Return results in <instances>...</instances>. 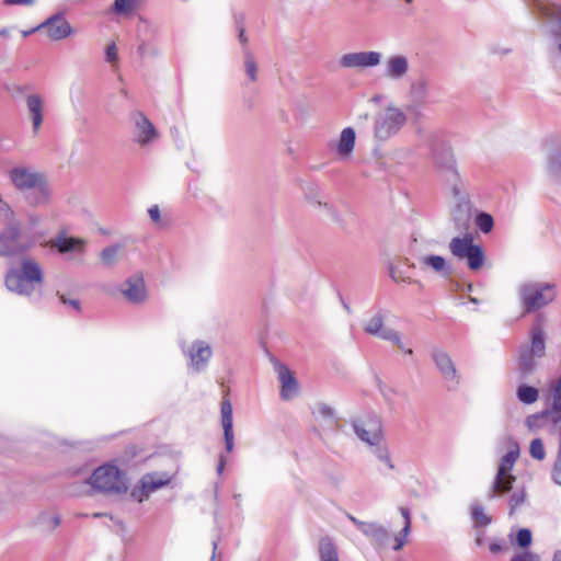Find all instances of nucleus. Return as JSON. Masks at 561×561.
I'll list each match as a JSON object with an SVG mask.
<instances>
[{"mask_svg": "<svg viewBox=\"0 0 561 561\" xmlns=\"http://www.w3.org/2000/svg\"><path fill=\"white\" fill-rule=\"evenodd\" d=\"M89 484L103 493H122L127 491L125 474L115 466L104 465L94 470Z\"/></svg>", "mask_w": 561, "mask_h": 561, "instance_id": "obj_1", "label": "nucleus"}, {"mask_svg": "<svg viewBox=\"0 0 561 561\" xmlns=\"http://www.w3.org/2000/svg\"><path fill=\"white\" fill-rule=\"evenodd\" d=\"M449 250L458 260H466L468 267L473 272L481 270L485 265V253L480 244L474 243L471 236L451 239Z\"/></svg>", "mask_w": 561, "mask_h": 561, "instance_id": "obj_2", "label": "nucleus"}, {"mask_svg": "<svg viewBox=\"0 0 561 561\" xmlns=\"http://www.w3.org/2000/svg\"><path fill=\"white\" fill-rule=\"evenodd\" d=\"M404 110L393 103L388 104L377 116L375 122V136L385 140L399 133L407 124Z\"/></svg>", "mask_w": 561, "mask_h": 561, "instance_id": "obj_3", "label": "nucleus"}, {"mask_svg": "<svg viewBox=\"0 0 561 561\" xmlns=\"http://www.w3.org/2000/svg\"><path fill=\"white\" fill-rule=\"evenodd\" d=\"M518 457L519 445L516 442H512L510 450L505 454V456H503L499 465L496 476L492 483V497L502 495L512 490L513 483L516 480L515 476L512 474V470Z\"/></svg>", "mask_w": 561, "mask_h": 561, "instance_id": "obj_4", "label": "nucleus"}, {"mask_svg": "<svg viewBox=\"0 0 561 561\" xmlns=\"http://www.w3.org/2000/svg\"><path fill=\"white\" fill-rule=\"evenodd\" d=\"M5 286L10 291L30 296L35 288V262L23 259L21 268H11L7 273Z\"/></svg>", "mask_w": 561, "mask_h": 561, "instance_id": "obj_5", "label": "nucleus"}, {"mask_svg": "<svg viewBox=\"0 0 561 561\" xmlns=\"http://www.w3.org/2000/svg\"><path fill=\"white\" fill-rule=\"evenodd\" d=\"M51 42H60L70 38L77 34V30L66 19L65 14L57 13L48 18L41 25L37 31Z\"/></svg>", "mask_w": 561, "mask_h": 561, "instance_id": "obj_6", "label": "nucleus"}, {"mask_svg": "<svg viewBox=\"0 0 561 561\" xmlns=\"http://www.w3.org/2000/svg\"><path fill=\"white\" fill-rule=\"evenodd\" d=\"M382 58V54L376 50L352 51L342 55L339 65L344 69L364 70L378 67Z\"/></svg>", "mask_w": 561, "mask_h": 561, "instance_id": "obj_7", "label": "nucleus"}, {"mask_svg": "<svg viewBox=\"0 0 561 561\" xmlns=\"http://www.w3.org/2000/svg\"><path fill=\"white\" fill-rule=\"evenodd\" d=\"M554 290L552 286L528 285L522 289V300L525 312H530L545 307L554 299Z\"/></svg>", "mask_w": 561, "mask_h": 561, "instance_id": "obj_8", "label": "nucleus"}, {"mask_svg": "<svg viewBox=\"0 0 561 561\" xmlns=\"http://www.w3.org/2000/svg\"><path fill=\"white\" fill-rule=\"evenodd\" d=\"M545 352L546 346L542 332L534 331L531 344L520 352L519 368L526 374L533 371L538 364V359L545 356Z\"/></svg>", "mask_w": 561, "mask_h": 561, "instance_id": "obj_9", "label": "nucleus"}, {"mask_svg": "<svg viewBox=\"0 0 561 561\" xmlns=\"http://www.w3.org/2000/svg\"><path fill=\"white\" fill-rule=\"evenodd\" d=\"M356 131L353 127L342 129L337 139L329 144V148L339 160L348 161L354 152Z\"/></svg>", "mask_w": 561, "mask_h": 561, "instance_id": "obj_10", "label": "nucleus"}, {"mask_svg": "<svg viewBox=\"0 0 561 561\" xmlns=\"http://www.w3.org/2000/svg\"><path fill=\"white\" fill-rule=\"evenodd\" d=\"M30 248L21 240V233L14 226H9L0 234V256H12L23 253Z\"/></svg>", "mask_w": 561, "mask_h": 561, "instance_id": "obj_11", "label": "nucleus"}, {"mask_svg": "<svg viewBox=\"0 0 561 561\" xmlns=\"http://www.w3.org/2000/svg\"><path fill=\"white\" fill-rule=\"evenodd\" d=\"M121 291L124 297L133 304H141L148 298L146 284L141 276L128 278L123 284Z\"/></svg>", "mask_w": 561, "mask_h": 561, "instance_id": "obj_12", "label": "nucleus"}, {"mask_svg": "<svg viewBox=\"0 0 561 561\" xmlns=\"http://www.w3.org/2000/svg\"><path fill=\"white\" fill-rule=\"evenodd\" d=\"M364 330L370 335L378 336L379 339L399 343V334L393 329L387 328L383 324L380 314H374L364 322Z\"/></svg>", "mask_w": 561, "mask_h": 561, "instance_id": "obj_13", "label": "nucleus"}, {"mask_svg": "<svg viewBox=\"0 0 561 561\" xmlns=\"http://www.w3.org/2000/svg\"><path fill=\"white\" fill-rule=\"evenodd\" d=\"M409 69L408 57L401 54L391 55L385 62L383 76L391 80H400L408 75Z\"/></svg>", "mask_w": 561, "mask_h": 561, "instance_id": "obj_14", "label": "nucleus"}, {"mask_svg": "<svg viewBox=\"0 0 561 561\" xmlns=\"http://www.w3.org/2000/svg\"><path fill=\"white\" fill-rule=\"evenodd\" d=\"M276 370H277L278 378L282 383L280 397L284 400L293 399L294 397L297 396L298 390H299L298 382H297L296 378L294 377L290 369L283 364H277Z\"/></svg>", "mask_w": 561, "mask_h": 561, "instance_id": "obj_15", "label": "nucleus"}, {"mask_svg": "<svg viewBox=\"0 0 561 561\" xmlns=\"http://www.w3.org/2000/svg\"><path fill=\"white\" fill-rule=\"evenodd\" d=\"M433 357L444 378L454 386L458 385L459 376L449 355L443 351H436L434 352Z\"/></svg>", "mask_w": 561, "mask_h": 561, "instance_id": "obj_16", "label": "nucleus"}, {"mask_svg": "<svg viewBox=\"0 0 561 561\" xmlns=\"http://www.w3.org/2000/svg\"><path fill=\"white\" fill-rule=\"evenodd\" d=\"M10 180L15 188L20 191L35 187V173L24 167L13 168L10 173Z\"/></svg>", "mask_w": 561, "mask_h": 561, "instance_id": "obj_17", "label": "nucleus"}, {"mask_svg": "<svg viewBox=\"0 0 561 561\" xmlns=\"http://www.w3.org/2000/svg\"><path fill=\"white\" fill-rule=\"evenodd\" d=\"M49 244L56 248L60 253H82L87 242L81 238L59 236L56 239L50 240Z\"/></svg>", "mask_w": 561, "mask_h": 561, "instance_id": "obj_18", "label": "nucleus"}, {"mask_svg": "<svg viewBox=\"0 0 561 561\" xmlns=\"http://www.w3.org/2000/svg\"><path fill=\"white\" fill-rule=\"evenodd\" d=\"M355 431L357 436L368 444L377 443L381 435V428L379 423L374 421L360 422L356 424Z\"/></svg>", "mask_w": 561, "mask_h": 561, "instance_id": "obj_19", "label": "nucleus"}, {"mask_svg": "<svg viewBox=\"0 0 561 561\" xmlns=\"http://www.w3.org/2000/svg\"><path fill=\"white\" fill-rule=\"evenodd\" d=\"M136 126L138 129V142L144 145L150 141L151 139L156 138L157 133L153 125L142 114H138L136 118Z\"/></svg>", "mask_w": 561, "mask_h": 561, "instance_id": "obj_20", "label": "nucleus"}, {"mask_svg": "<svg viewBox=\"0 0 561 561\" xmlns=\"http://www.w3.org/2000/svg\"><path fill=\"white\" fill-rule=\"evenodd\" d=\"M420 265L423 270H432L437 274L447 275V263L440 255L422 256L420 259Z\"/></svg>", "mask_w": 561, "mask_h": 561, "instance_id": "obj_21", "label": "nucleus"}, {"mask_svg": "<svg viewBox=\"0 0 561 561\" xmlns=\"http://www.w3.org/2000/svg\"><path fill=\"white\" fill-rule=\"evenodd\" d=\"M194 352L191 353L192 366L199 370L202 369L211 356V350L204 343H197L193 346Z\"/></svg>", "mask_w": 561, "mask_h": 561, "instance_id": "obj_22", "label": "nucleus"}, {"mask_svg": "<svg viewBox=\"0 0 561 561\" xmlns=\"http://www.w3.org/2000/svg\"><path fill=\"white\" fill-rule=\"evenodd\" d=\"M53 190L48 179L37 173V205H47L51 202Z\"/></svg>", "mask_w": 561, "mask_h": 561, "instance_id": "obj_23", "label": "nucleus"}, {"mask_svg": "<svg viewBox=\"0 0 561 561\" xmlns=\"http://www.w3.org/2000/svg\"><path fill=\"white\" fill-rule=\"evenodd\" d=\"M401 525L402 531L394 537L396 546L394 550H400L407 542V538L410 534L411 519L407 508H401Z\"/></svg>", "mask_w": 561, "mask_h": 561, "instance_id": "obj_24", "label": "nucleus"}, {"mask_svg": "<svg viewBox=\"0 0 561 561\" xmlns=\"http://www.w3.org/2000/svg\"><path fill=\"white\" fill-rule=\"evenodd\" d=\"M169 482L168 477H158L157 474H146L141 479V486L145 491H154Z\"/></svg>", "mask_w": 561, "mask_h": 561, "instance_id": "obj_25", "label": "nucleus"}, {"mask_svg": "<svg viewBox=\"0 0 561 561\" xmlns=\"http://www.w3.org/2000/svg\"><path fill=\"white\" fill-rule=\"evenodd\" d=\"M526 491L523 488L514 490L510 497V515L516 514L519 508L526 503Z\"/></svg>", "mask_w": 561, "mask_h": 561, "instance_id": "obj_26", "label": "nucleus"}, {"mask_svg": "<svg viewBox=\"0 0 561 561\" xmlns=\"http://www.w3.org/2000/svg\"><path fill=\"white\" fill-rule=\"evenodd\" d=\"M321 561H339L334 545L329 539H322L320 542Z\"/></svg>", "mask_w": 561, "mask_h": 561, "instance_id": "obj_27", "label": "nucleus"}, {"mask_svg": "<svg viewBox=\"0 0 561 561\" xmlns=\"http://www.w3.org/2000/svg\"><path fill=\"white\" fill-rule=\"evenodd\" d=\"M121 251L119 245H110L101 251L100 257L105 265H112L118 260Z\"/></svg>", "mask_w": 561, "mask_h": 561, "instance_id": "obj_28", "label": "nucleus"}, {"mask_svg": "<svg viewBox=\"0 0 561 561\" xmlns=\"http://www.w3.org/2000/svg\"><path fill=\"white\" fill-rule=\"evenodd\" d=\"M470 210V204L465 198H460L453 211V216L457 221L466 224L469 220Z\"/></svg>", "mask_w": 561, "mask_h": 561, "instance_id": "obj_29", "label": "nucleus"}, {"mask_svg": "<svg viewBox=\"0 0 561 561\" xmlns=\"http://www.w3.org/2000/svg\"><path fill=\"white\" fill-rule=\"evenodd\" d=\"M518 399L527 404L534 403L538 399V390L530 386H520L517 389Z\"/></svg>", "mask_w": 561, "mask_h": 561, "instance_id": "obj_30", "label": "nucleus"}, {"mask_svg": "<svg viewBox=\"0 0 561 561\" xmlns=\"http://www.w3.org/2000/svg\"><path fill=\"white\" fill-rule=\"evenodd\" d=\"M533 535L527 528H522L517 531L515 539L512 540V545L522 549H526L531 545Z\"/></svg>", "mask_w": 561, "mask_h": 561, "instance_id": "obj_31", "label": "nucleus"}, {"mask_svg": "<svg viewBox=\"0 0 561 561\" xmlns=\"http://www.w3.org/2000/svg\"><path fill=\"white\" fill-rule=\"evenodd\" d=\"M137 0H115L113 12L116 14L127 15L136 9Z\"/></svg>", "mask_w": 561, "mask_h": 561, "instance_id": "obj_32", "label": "nucleus"}, {"mask_svg": "<svg viewBox=\"0 0 561 561\" xmlns=\"http://www.w3.org/2000/svg\"><path fill=\"white\" fill-rule=\"evenodd\" d=\"M221 423L224 430L232 428V405L229 400L221 402Z\"/></svg>", "mask_w": 561, "mask_h": 561, "instance_id": "obj_33", "label": "nucleus"}, {"mask_svg": "<svg viewBox=\"0 0 561 561\" xmlns=\"http://www.w3.org/2000/svg\"><path fill=\"white\" fill-rule=\"evenodd\" d=\"M472 518L478 526H486L491 523V517L485 513L484 508L480 505L472 506Z\"/></svg>", "mask_w": 561, "mask_h": 561, "instance_id": "obj_34", "label": "nucleus"}, {"mask_svg": "<svg viewBox=\"0 0 561 561\" xmlns=\"http://www.w3.org/2000/svg\"><path fill=\"white\" fill-rule=\"evenodd\" d=\"M529 453H530L531 457L537 460L545 459L546 451H545L542 440L540 438H536V439L531 440L530 447H529Z\"/></svg>", "mask_w": 561, "mask_h": 561, "instance_id": "obj_35", "label": "nucleus"}, {"mask_svg": "<svg viewBox=\"0 0 561 561\" xmlns=\"http://www.w3.org/2000/svg\"><path fill=\"white\" fill-rule=\"evenodd\" d=\"M477 225L481 231L488 233L493 228V218L489 214L482 213L477 218Z\"/></svg>", "mask_w": 561, "mask_h": 561, "instance_id": "obj_36", "label": "nucleus"}, {"mask_svg": "<svg viewBox=\"0 0 561 561\" xmlns=\"http://www.w3.org/2000/svg\"><path fill=\"white\" fill-rule=\"evenodd\" d=\"M380 391L385 400L391 407L394 404L396 398L400 396L399 391L389 385H381Z\"/></svg>", "mask_w": 561, "mask_h": 561, "instance_id": "obj_37", "label": "nucleus"}, {"mask_svg": "<svg viewBox=\"0 0 561 561\" xmlns=\"http://www.w3.org/2000/svg\"><path fill=\"white\" fill-rule=\"evenodd\" d=\"M362 530L364 531L365 535L376 537L377 539L383 538L387 536L383 528L376 524H365V526L363 527Z\"/></svg>", "mask_w": 561, "mask_h": 561, "instance_id": "obj_38", "label": "nucleus"}, {"mask_svg": "<svg viewBox=\"0 0 561 561\" xmlns=\"http://www.w3.org/2000/svg\"><path fill=\"white\" fill-rule=\"evenodd\" d=\"M244 65H245V71H247L248 76L250 77V79L253 82L256 81V72H257L256 62L254 60V57L249 53L245 55Z\"/></svg>", "mask_w": 561, "mask_h": 561, "instance_id": "obj_39", "label": "nucleus"}, {"mask_svg": "<svg viewBox=\"0 0 561 561\" xmlns=\"http://www.w3.org/2000/svg\"><path fill=\"white\" fill-rule=\"evenodd\" d=\"M42 527L46 531H51L59 525V517L56 515H44L41 518Z\"/></svg>", "mask_w": 561, "mask_h": 561, "instance_id": "obj_40", "label": "nucleus"}, {"mask_svg": "<svg viewBox=\"0 0 561 561\" xmlns=\"http://www.w3.org/2000/svg\"><path fill=\"white\" fill-rule=\"evenodd\" d=\"M309 205L314 210H324L328 214H332V207L329 205V203L322 198L312 197L309 199Z\"/></svg>", "mask_w": 561, "mask_h": 561, "instance_id": "obj_41", "label": "nucleus"}, {"mask_svg": "<svg viewBox=\"0 0 561 561\" xmlns=\"http://www.w3.org/2000/svg\"><path fill=\"white\" fill-rule=\"evenodd\" d=\"M552 389L554 391L553 409L561 415V376L560 379L554 385H552Z\"/></svg>", "mask_w": 561, "mask_h": 561, "instance_id": "obj_42", "label": "nucleus"}, {"mask_svg": "<svg viewBox=\"0 0 561 561\" xmlns=\"http://www.w3.org/2000/svg\"><path fill=\"white\" fill-rule=\"evenodd\" d=\"M549 172L561 184V159H552L550 161Z\"/></svg>", "mask_w": 561, "mask_h": 561, "instance_id": "obj_43", "label": "nucleus"}, {"mask_svg": "<svg viewBox=\"0 0 561 561\" xmlns=\"http://www.w3.org/2000/svg\"><path fill=\"white\" fill-rule=\"evenodd\" d=\"M511 561H540V558L538 554L531 552V551H522L519 553H516Z\"/></svg>", "mask_w": 561, "mask_h": 561, "instance_id": "obj_44", "label": "nucleus"}, {"mask_svg": "<svg viewBox=\"0 0 561 561\" xmlns=\"http://www.w3.org/2000/svg\"><path fill=\"white\" fill-rule=\"evenodd\" d=\"M105 58L108 62H116L118 60V49L115 43H110L106 46Z\"/></svg>", "mask_w": 561, "mask_h": 561, "instance_id": "obj_45", "label": "nucleus"}, {"mask_svg": "<svg viewBox=\"0 0 561 561\" xmlns=\"http://www.w3.org/2000/svg\"><path fill=\"white\" fill-rule=\"evenodd\" d=\"M545 417V414L542 415H530L526 420V426L529 428V431H535L539 427H541V422Z\"/></svg>", "mask_w": 561, "mask_h": 561, "instance_id": "obj_46", "label": "nucleus"}, {"mask_svg": "<svg viewBox=\"0 0 561 561\" xmlns=\"http://www.w3.org/2000/svg\"><path fill=\"white\" fill-rule=\"evenodd\" d=\"M5 89L8 92L11 93L13 98H20L22 96L26 90H28V85H19V84H12V85H5Z\"/></svg>", "mask_w": 561, "mask_h": 561, "instance_id": "obj_47", "label": "nucleus"}, {"mask_svg": "<svg viewBox=\"0 0 561 561\" xmlns=\"http://www.w3.org/2000/svg\"><path fill=\"white\" fill-rule=\"evenodd\" d=\"M545 14L553 16L559 22L561 35V5H551L549 8H546Z\"/></svg>", "mask_w": 561, "mask_h": 561, "instance_id": "obj_48", "label": "nucleus"}, {"mask_svg": "<svg viewBox=\"0 0 561 561\" xmlns=\"http://www.w3.org/2000/svg\"><path fill=\"white\" fill-rule=\"evenodd\" d=\"M12 216L10 206L0 197V219L9 220Z\"/></svg>", "mask_w": 561, "mask_h": 561, "instance_id": "obj_49", "label": "nucleus"}, {"mask_svg": "<svg viewBox=\"0 0 561 561\" xmlns=\"http://www.w3.org/2000/svg\"><path fill=\"white\" fill-rule=\"evenodd\" d=\"M35 0H3L2 5L12 7V5H23V7H32Z\"/></svg>", "mask_w": 561, "mask_h": 561, "instance_id": "obj_50", "label": "nucleus"}, {"mask_svg": "<svg viewBox=\"0 0 561 561\" xmlns=\"http://www.w3.org/2000/svg\"><path fill=\"white\" fill-rule=\"evenodd\" d=\"M27 107L30 111V118L32 121L33 127L35 128V95L27 94Z\"/></svg>", "mask_w": 561, "mask_h": 561, "instance_id": "obj_51", "label": "nucleus"}, {"mask_svg": "<svg viewBox=\"0 0 561 561\" xmlns=\"http://www.w3.org/2000/svg\"><path fill=\"white\" fill-rule=\"evenodd\" d=\"M226 448L228 453H231L233 449V430H224Z\"/></svg>", "mask_w": 561, "mask_h": 561, "instance_id": "obj_52", "label": "nucleus"}, {"mask_svg": "<svg viewBox=\"0 0 561 561\" xmlns=\"http://www.w3.org/2000/svg\"><path fill=\"white\" fill-rule=\"evenodd\" d=\"M412 90L414 93L421 95V96H424L425 93H426V83L425 81L423 80H420L417 82H415L413 85H412Z\"/></svg>", "mask_w": 561, "mask_h": 561, "instance_id": "obj_53", "label": "nucleus"}, {"mask_svg": "<svg viewBox=\"0 0 561 561\" xmlns=\"http://www.w3.org/2000/svg\"><path fill=\"white\" fill-rule=\"evenodd\" d=\"M149 213V216L150 218L154 221V222H158L160 220V210H159V207L158 206H152L149 208L148 210Z\"/></svg>", "mask_w": 561, "mask_h": 561, "instance_id": "obj_54", "label": "nucleus"}, {"mask_svg": "<svg viewBox=\"0 0 561 561\" xmlns=\"http://www.w3.org/2000/svg\"><path fill=\"white\" fill-rule=\"evenodd\" d=\"M61 301L65 304V305H70L72 308L75 309H79V301L76 300V299H66L64 296L61 297Z\"/></svg>", "mask_w": 561, "mask_h": 561, "instance_id": "obj_55", "label": "nucleus"}, {"mask_svg": "<svg viewBox=\"0 0 561 561\" xmlns=\"http://www.w3.org/2000/svg\"><path fill=\"white\" fill-rule=\"evenodd\" d=\"M33 34H35V27H32V28L26 30V31H22V36L23 37H27V36L33 35Z\"/></svg>", "mask_w": 561, "mask_h": 561, "instance_id": "obj_56", "label": "nucleus"}, {"mask_svg": "<svg viewBox=\"0 0 561 561\" xmlns=\"http://www.w3.org/2000/svg\"><path fill=\"white\" fill-rule=\"evenodd\" d=\"M398 345V347L403 351V352H407L408 354H412V350L411 348H405L404 345L401 343V340L399 339V343H396Z\"/></svg>", "mask_w": 561, "mask_h": 561, "instance_id": "obj_57", "label": "nucleus"}, {"mask_svg": "<svg viewBox=\"0 0 561 561\" xmlns=\"http://www.w3.org/2000/svg\"><path fill=\"white\" fill-rule=\"evenodd\" d=\"M501 549H502V548H501V546H500V545H497V543H492V545L490 546V550H491L492 552H499V551H501Z\"/></svg>", "mask_w": 561, "mask_h": 561, "instance_id": "obj_58", "label": "nucleus"}, {"mask_svg": "<svg viewBox=\"0 0 561 561\" xmlns=\"http://www.w3.org/2000/svg\"><path fill=\"white\" fill-rule=\"evenodd\" d=\"M7 443V438L0 434V448H3Z\"/></svg>", "mask_w": 561, "mask_h": 561, "instance_id": "obj_59", "label": "nucleus"}, {"mask_svg": "<svg viewBox=\"0 0 561 561\" xmlns=\"http://www.w3.org/2000/svg\"><path fill=\"white\" fill-rule=\"evenodd\" d=\"M351 519H352V520H353L357 526H359L362 529H363V527L365 526V523L359 522V520H357V519H356V518H354V517H351Z\"/></svg>", "mask_w": 561, "mask_h": 561, "instance_id": "obj_60", "label": "nucleus"}, {"mask_svg": "<svg viewBox=\"0 0 561 561\" xmlns=\"http://www.w3.org/2000/svg\"><path fill=\"white\" fill-rule=\"evenodd\" d=\"M553 561H561V552H556L554 553Z\"/></svg>", "mask_w": 561, "mask_h": 561, "instance_id": "obj_61", "label": "nucleus"}, {"mask_svg": "<svg viewBox=\"0 0 561 561\" xmlns=\"http://www.w3.org/2000/svg\"><path fill=\"white\" fill-rule=\"evenodd\" d=\"M9 35V30L7 28H3V30H0V36H8Z\"/></svg>", "mask_w": 561, "mask_h": 561, "instance_id": "obj_62", "label": "nucleus"}, {"mask_svg": "<svg viewBox=\"0 0 561 561\" xmlns=\"http://www.w3.org/2000/svg\"><path fill=\"white\" fill-rule=\"evenodd\" d=\"M36 122H37V126L39 125V123L42 122V116L39 114V111L37 110V118H36Z\"/></svg>", "mask_w": 561, "mask_h": 561, "instance_id": "obj_63", "label": "nucleus"}, {"mask_svg": "<svg viewBox=\"0 0 561 561\" xmlns=\"http://www.w3.org/2000/svg\"><path fill=\"white\" fill-rule=\"evenodd\" d=\"M240 39L242 43H247V37L244 36L243 32L240 34Z\"/></svg>", "mask_w": 561, "mask_h": 561, "instance_id": "obj_64", "label": "nucleus"}]
</instances>
